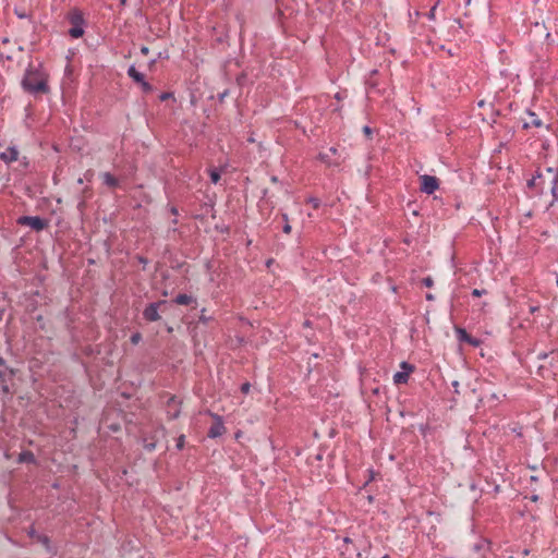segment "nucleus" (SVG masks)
Masks as SVG:
<instances>
[{"instance_id": "obj_14", "label": "nucleus", "mask_w": 558, "mask_h": 558, "mask_svg": "<svg viewBox=\"0 0 558 558\" xmlns=\"http://www.w3.org/2000/svg\"><path fill=\"white\" fill-rule=\"evenodd\" d=\"M104 183L110 187H116L118 185V180L112 177L109 172H105L101 174Z\"/></svg>"}, {"instance_id": "obj_38", "label": "nucleus", "mask_w": 558, "mask_h": 558, "mask_svg": "<svg viewBox=\"0 0 558 558\" xmlns=\"http://www.w3.org/2000/svg\"><path fill=\"white\" fill-rule=\"evenodd\" d=\"M471 0H466V4H470Z\"/></svg>"}, {"instance_id": "obj_19", "label": "nucleus", "mask_w": 558, "mask_h": 558, "mask_svg": "<svg viewBox=\"0 0 558 558\" xmlns=\"http://www.w3.org/2000/svg\"><path fill=\"white\" fill-rule=\"evenodd\" d=\"M209 174H210V179H211V182H213V183H217V182L219 181V179H220V173H219V171H218V170L213 169V170H210V173H209Z\"/></svg>"}, {"instance_id": "obj_13", "label": "nucleus", "mask_w": 558, "mask_h": 558, "mask_svg": "<svg viewBox=\"0 0 558 558\" xmlns=\"http://www.w3.org/2000/svg\"><path fill=\"white\" fill-rule=\"evenodd\" d=\"M19 463H35L36 459L33 452L31 451H23L20 453L17 458Z\"/></svg>"}, {"instance_id": "obj_5", "label": "nucleus", "mask_w": 558, "mask_h": 558, "mask_svg": "<svg viewBox=\"0 0 558 558\" xmlns=\"http://www.w3.org/2000/svg\"><path fill=\"white\" fill-rule=\"evenodd\" d=\"M420 180L421 191H423L426 194L434 193L439 186L438 179L436 177L424 174L420 177Z\"/></svg>"}, {"instance_id": "obj_26", "label": "nucleus", "mask_w": 558, "mask_h": 558, "mask_svg": "<svg viewBox=\"0 0 558 558\" xmlns=\"http://www.w3.org/2000/svg\"><path fill=\"white\" fill-rule=\"evenodd\" d=\"M140 340H141V335H140V333H135V335H133V336H132V338H131V341H132L133 343H135V344H136Z\"/></svg>"}, {"instance_id": "obj_1", "label": "nucleus", "mask_w": 558, "mask_h": 558, "mask_svg": "<svg viewBox=\"0 0 558 558\" xmlns=\"http://www.w3.org/2000/svg\"><path fill=\"white\" fill-rule=\"evenodd\" d=\"M47 81L48 75L43 70L29 66L22 80V87L31 94H47Z\"/></svg>"}, {"instance_id": "obj_11", "label": "nucleus", "mask_w": 558, "mask_h": 558, "mask_svg": "<svg viewBox=\"0 0 558 558\" xmlns=\"http://www.w3.org/2000/svg\"><path fill=\"white\" fill-rule=\"evenodd\" d=\"M456 332L460 341H465L472 344L473 347L480 345V341L477 339L472 338L464 329L457 328Z\"/></svg>"}, {"instance_id": "obj_35", "label": "nucleus", "mask_w": 558, "mask_h": 558, "mask_svg": "<svg viewBox=\"0 0 558 558\" xmlns=\"http://www.w3.org/2000/svg\"><path fill=\"white\" fill-rule=\"evenodd\" d=\"M126 3V0H121V4L124 5Z\"/></svg>"}, {"instance_id": "obj_29", "label": "nucleus", "mask_w": 558, "mask_h": 558, "mask_svg": "<svg viewBox=\"0 0 558 558\" xmlns=\"http://www.w3.org/2000/svg\"><path fill=\"white\" fill-rule=\"evenodd\" d=\"M169 97H170V94L166 93V94H162V95L160 96V99H161V100H166V99H168Z\"/></svg>"}, {"instance_id": "obj_33", "label": "nucleus", "mask_w": 558, "mask_h": 558, "mask_svg": "<svg viewBox=\"0 0 558 558\" xmlns=\"http://www.w3.org/2000/svg\"><path fill=\"white\" fill-rule=\"evenodd\" d=\"M537 310H538V307H536V306H532V307H531V312H532V313L536 312Z\"/></svg>"}, {"instance_id": "obj_37", "label": "nucleus", "mask_w": 558, "mask_h": 558, "mask_svg": "<svg viewBox=\"0 0 558 558\" xmlns=\"http://www.w3.org/2000/svg\"><path fill=\"white\" fill-rule=\"evenodd\" d=\"M381 558H390V557L386 555V556H383Z\"/></svg>"}, {"instance_id": "obj_25", "label": "nucleus", "mask_w": 558, "mask_h": 558, "mask_svg": "<svg viewBox=\"0 0 558 558\" xmlns=\"http://www.w3.org/2000/svg\"><path fill=\"white\" fill-rule=\"evenodd\" d=\"M184 446V436H180L177 442V448L182 449Z\"/></svg>"}, {"instance_id": "obj_2", "label": "nucleus", "mask_w": 558, "mask_h": 558, "mask_svg": "<svg viewBox=\"0 0 558 558\" xmlns=\"http://www.w3.org/2000/svg\"><path fill=\"white\" fill-rule=\"evenodd\" d=\"M530 186H536L542 194L551 193L554 196L558 189V173L553 168H546L529 181Z\"/></svg>"}, {"instance_id": "obj_23", "label": "nucleus", "mask_w": 558, "mask_h": 558, "mask_svg": "<svg viewBox=\"0 0 558 558\" xmlns=\"http://www.w3.org/2000/svg\"><path fill=\"white\" fill-rule=\"evenodd\" d=\"M140 84L142 85V87H143V89L145 92H150L151 90V86L147 82H145L144 80H143V82H140Z\"/></svg>"}, {"instance_id": "obj_12", "label": "nucleus", "mask_w": 558, "mask_h": 558, "mask_svg": "<svg viewBox=\"0 0 558 558\" xmlns=\"http://www.w3.org/2000/svg\"><path fill=\"white\" fill-rule=\"evenodd\" d=\"M13 375V371L9 369L4 365V361L2 357H0V381L4 384L7 381L8 377H11Z\"/></svg>"}, {"instance_id": "obj_31", "label": "nucleus", "mask_w": 558, "mask_h": 558, "mask_svg": "<svg viewBox=\"0 0 558 558\" xmlns=\"http://www.w3.org/2000/svg\"><path fill=\"white\" fill-rule=\"evenodd\" d=\"M426 299H427L428 301H432V300H434V295L429 293V294H427V295H426Z\"/></svg>"}, {"instance_id": "obj_15", "label": "nucleus", "mask_w": 558, "mask_h": 558, "mask_svg": "<svg viewBox=\"0 0 558 558\" xmlns=\"http://www.w3.org/2000/svg\"><path fill=\"white\" fill-rule=\"evenodd\" d=\"M128 74L130 77H132L135 82L140 83L143 82L144 75L140 73L135 66H130L128 70Z\"/></svg>"}, {"instance_id": "obj_20", "label": "nucleus", "mask_w": 558, "mask_h": 558, "mask_svg": "<svg viewBox=\"0 0 558 558\" xmlns=\"http://www.w3.org/2000/svg\"><path fill=\"white\" fill-rule=\"evenodd\" d=\"M282 217H283L284 221L288 222V216L284 214V215H282ZM283 232L284 233H290L291 232V226L289 223L284 225Z\"/></svg>"}, {"instance_id": "obj_9", "label": "nucleus", "mask_w": 558, "mask_h": 558, "mask_svg": "<svg viewBox=\"0 0 558 558\" xmlns=\"http://www.w3.org/2000/svg\"><path fill=\"white\" fill-rule=\"evenodd\" d=\"M17 158H19V150L14 146L7 148L4 151H2L0 154V159L7 163L16 161Z\"/></svg>"}, {"instance_id": "obj_17", "label": "nucleus", "mask_w": 558, "mask_h": 558, "mask_svg": "<svg viewBox=\"0 0 558 558\" xmlns=\"http://www.w3.org/2000/svg\"><path fill=\"white\" fill-rule=\"evenodd\" d=\"M337 154V148L335 147H330L329 148V153H326V154H320L319 155V158L322 161L326 162L327 165H331V160H330V156L331 155H336Z\"/></svg>"}, {"instance_id": "obj_10", "label": "nucleus", "mask_w": 558, "mask_h": 558, "mask_svg": "<svg viewBox=\"0 0 558 558\" xmlns=\"http://www.w3.org/2000/svg\"><path fill=\"white\" fill-rule=\"evenodd\" d=\"M179 404L180 402L175 399V397H171L168 401V415L171 417V418H177L180 414V409H179Z\"/></svg>"}, {"instance_id": "obj_30", "label": "nucleus", "mask_w": 558, "mask_h": 558, "mask_svg": "<svg viewBox=\"0 0 558 558\" xmlns=\"http://www.w3.org/2000/svg\"><path fill=\"white\" fill-rule=\"evenodd\" d=\"M141 51H142V53L147 54L148 53V48L147 47H143L141 49Z\"/></svg>"}, {"instance_id": "obj_8", "label": "nucleus", "mask_w": 558, "mask_h": 558, "mask_svg": "<svg viewBox=\"0 0 558 558\" xmlns=\"http://www.w3.org/2000/svg\"><path fill=\"white\" fill-rule=\"evenodd\" d=\"M401 367L405 369L404 372H398L393 375V381L397 385L405 384L409 379V375L412 372V366H409L405 362L401 364Z\"/></svg>"}, {"instance_id": "obj_39", "label": "nucleus", "mask_w": 558, "mask_h": 558, "mask_svg": "<svg viewBox=\"0 0 558 558\" xmlns=\"http://www.w3.org/2000/svg\"><path fill=\"white\" fill-rule=\"evenodd\" d=\"M556 283H557V286H558V277H557Z\"/></svg>"}, {"instance_id": "obj_34", "label": "nucleus", "mask_w": 558, "mask_h": 558, "mask_svg": "<svg viewBox=\"0 0 558 558\" xmlns=\"http://www.w3.org/2000/svg\"><path fill=\"white\" fill-rule=\"evenodd\" d=\"M313 205H314V207H317L318 203L315 201V202H313Z\"/></svg>"}, {"instance_id": "obj_6", "label": "nucleus", "mask_w": 558, "mask_h": 558, "mask_svg": "<svg viewBox=\"0 0 558 558\" xmlns=\"http://www.w3.org/2000/svg\"><path fill=\"white\" fill-rule=\"evenodd\" d=\"M166 302L165 301H160V302H157V303H151L149 304L143 312V315H144V318L149 320V322H156L160 318L159 314H158V310L160 306L165 305Z\"/></svg>"}, {"instance_id": "obj_36", "label": "nucleus", "mask_w": 558, "mask_h": 558, "mask_svg": "<svg viewBox=\"0 0 558 558\" xmlns=\"http://www.w3.org/2000/svg\"><path fill=\"white\" fill-rule=\"evenodd\" d=\"M3 390L8 391V387L5 385H3Z\"/></svg>"}, {"instance_id": "obj_22", "label": "nucleus", "mask_w": 558, "mask_h": 558, "mask_svg": "<svg viewBox=\"0 0 558 558\" xmlns=\"http://www.w3.org/2000/svg\"><path fill=\"white\" fill-rule=\"evenodd\" d=\"M423 283L425 287L430 288L433 286V279L430 277H426L423 279Z\"/></svg>"}, {"instance_id": "obj_21", "label": "nucleus", "mask_w": 558, "mask_h": 558, "mask_svg": "<svg viewBox=\"0 0 558 558\" xmlns=\"http://www.w3.org/2000/svg\"><path fill=\"white\" fill-rule=\"evenodd\" d=\"M483 294H486V290L474 289L472 291V295L476 298L482 296Z\"/></svg>"}, {"instance_id": "obj_24", "label": "nucleus", "mask_w": 558, "mask_h": 558, "mask_svg": "<svg viewBox=\"0 0 558 558\" xmlns=\"http://www.w3.org/2000/svg\"><path fill=\"white\" fill-rule=\"evenodd\" d=\"M250 388H251V385L248 383H244L242 386H241V391L243 393H247L250 391Z\"/></svg>"}, {"instance_id": "obj_4", "label": "nucleus", "mask_w": 558, "mask_h": 558, "mask_svg": "<svg viewBox=\"0 0 558 558\" xmlns=\"http://www.w3.org/2000/svg\"><path fill=\"white\" fill-rule=\"evenodd\" d=\"M70 22L72 24V27L70 28L69 33L73 38H80L84 34V29L82 27L83 24V16L78 11H73L70 14Z\"/></svg>"}, {"instance_id": "obj_28", "label": "nucleus", "mask_w": 558, "mask_h": 558, "mask_svg": "<svg viewBox=\"0 0 558 558\" xmlns=\"http://www.w3.org/2000/svg\"><path fill=\"white\" fill-rule=\"evenodd\" d=\"M363 132H364L367 136H369V135L372 134V130H371V128H369V126H364V128H363Z\"/></svg>"}, {"instance_id": "obj_7", "label": "nucleus", "mask_w": 558, "mask_h": 558, "mask_svg": "<svg viewBox=\"0 0 558 558\" xmlns=\"http://www.w3.org/2000/svg\"><path fill=\"white\" fill-rule=\"evenodd\" d=\"M213 417H214L215 422L211 425V427L209 428L208 436L211 438H216V437L221 436L225 433L226 428L223 426V423H222L220 416L213 415Z\"/></svg>"}, {"instance_id": "obj_16", "label": "nucleus", "mask_w": 558, "mask_h": 558, "mask_svg": "<svg viewBox=\"0 0 558 558\" xmlns=\"http://www.w3.org/2000/svg\"><path fill=\"white\" fill-rule=\"evenodd\" d=\"M530 121H526L524 123L525 128H529L531 125L539 128L542 125V121L536 117L535 113L529 112Z\"/></svg>"}, {"instance_id": "obj_32", "label": "nucleus", "mask_w": 558, "mask_h": 558, "mask_svg": "<svg viewBox=\"0 0 558 558\" xmlns=\"http://www.w3.org/2000/svg\"><path fill=\"white\" fill-rule=\"evenodd\" d=\"M452 385H453V387H454V388H458L459 383H458V381H453V384H452ZM456 392H458V389H456Z\"/></svg>"}, {"instance_id": "obj_18", "label": "nucleus", "mask_w": 558, "mask_h": 558, "mask_svg": "<svg viewBox=\"0 0 558 558\" xmlns=\"http://www.w3.org/2000/svg\"><path fill=\"white\" fill-rule=\"evenodd\" d=\"M191 302H192V298L190 295H186V294H179L175 298V303H178L180 305H187Z\"/></svg>"}, {"instance_id": "obj_27", "label": "nucleus", "mask_w": 558, "mask_h": 558, "mask_svg": "<svg viewBox=\"0 0 558 558\" xmlns=\"http://www.w3.org/2000/svg\"><path fill=\"white\" fill-rule=\"evenodd\" d=\"M435 10H436V5H434V7L430 9V11H429V13H428V17H429V19H434V17H435Z\"/></svg>"}, {"instance_id": "obj_3", "label": "nucleus", "mask_w": 558, "mask_h": 558, "mask_svg": "<svg viewBox=\"0 0 558 558\" xmlns=\"http://www.w3.org/2000/svg\"><path fill=\"white\" fill-rule=\"evenodd\" d=\"M17 223L21 226H28L35 231H41L47 228L48 222L37 216H23L17 219Z\"/></svg>"}]
</instances>
